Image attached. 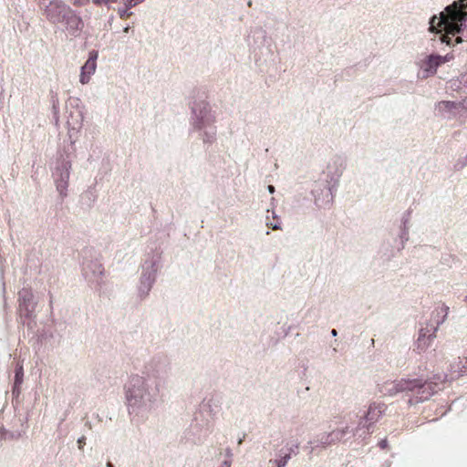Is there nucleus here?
<instances>
[{
	"label": "nucleus",
	"instance_id": "nucleus-1",
	"mask_svg": "<svg viewBox=\"0 0 467 467\" xmlns=\"http://www.w3.org/2000/svg\"><path fill=\"white\" fill-rule=\"evenodd\" d=\"M429 32L441 34V41L451 45L450 35L457 36L459 44L467 38V0H455L447 5L439 15H434L429 21Z\"/></svg>",
	"mask_w": 467,
	"mask_h": 467
},
{
	"label": "nucleus",
	"instance_id": "nucleus-2",
	"mask_svg": "<svg viewBox=\"0 0 467 467\" xmlns=\"http://www.w3.org/2000/svg\"><path fill=\"white\" fill-rule=\"evenodd\" d=\"M124 394L129 412L144 416L152 409L159 389L150 379L136 374L129 378Z\"/></svg>",
	"mask_w": 467,
	"mask_h": 467
},
{
	"label": "nucleus",
	"instance_id": "nucleus-3",
	"mask_svg": "<svg viewBox=\"0 0 467 467\" xmlns=\"http://www.w3.org/2000/svg\"><path fill=\"white\" fill-rule=\"evenodd\" d=\"M71 169L72 161L69 156L61 154L57 159L52 170V177L56 189L61 196L67 195Z\"/></svg>",
	"mask_w": 467,
	"mask_h": 467
},
{
	"label": "nucleus",
	"instance_id": "nucleus-4",
	"mask_svg": "<svg viewBox=\"0 0 467 467\" xmlns=\"http://www.w3.org/2000/svg\"><path fill=\"white\" fill-rule=\"evenodd\" d=\"M158 265L153 261H146L142 265V271L137 285V294L141 299L146 298L156 281Z\"/></svg>",
	"mask_w": 467,
	"mask_h": 467
},
{
	"label": "nucleus",
	"instance_id": "nucleus-5",
	"mask_svg": "<svg viewBox=\"0 0 467 467\" xmlns=\"http://www.w3.org/2000/svg\"><path fill=\"white\" fill-rule=\"evenodd\" d=\"M337 186L327 182L316 183L311 191V194L314 199V203L318 209L329 208L334 202V194Z\"/></svg>",
	"mask_w": 467,
	"mask_h": 467
},
{
	"label": "nucleus",
	"instance_id": "nucleus-6",
	"mask_svg": "<svg viewBox=\"0 0 467 467\" xmlns=\"http://www.w3.org/2000/svg\"><path fill=\"white\" fill-rule=\"evenodd\" d=\"M192 130L193 132L216 122V118L210 106L202 102L197 104L192 109Z\"/></svg>",
	"mask_w": 467,
	"mask_h": 467
},
{
	"label": "nucleus",
	"instance_id": "nucleus-7",
	"mask_svg": "<svg viewBox=\"0 0 467 467\" xmlns=\"http://www.w3.org/2000/svg\"><path fill=\"white\" fill-rule=\"evenodd\" d=\"M70 8L58 0H52L45 8V15L48 21L53 24H61L64 22Z\"/></svg>",
	"mask_w": 467,
	"mask_h": 467
},
{
	"label": "nucleus",
	"instance_id": "nucleus-8",
	"mask_svg": "<svg viewBox=\"0 0 467 467\" xmlns=\"http://www.w3.org/2000/svg\"><path fill=\"white\" fill-rule=\"evenodd\" d=\"M417 66L419 67L418 77L424 79L434 76L440 64L436 54H430L420 58Z\"/></svg>",
	"mask_w": 467,
	"mask_h": 467
},
{
	"label": "nucleus",
	"instance_id": "nucleus-9",
	"mask_svg": "<svg viewBox=\"0 0 467 467\" xmlns=\"http://www.w3.org/2000/svg\"><path fill=\"white\" fill-rule=\"evenodd\" d=\"M437 327L426 325L420 328L416 339V348L419 352H425L433 343L436 337Z\"/></svg>",
	"mask_w": 467,
	"mask_h": 467
},
{
	"label": "nucleus",
	"instance_id": "nucleus-10",
	"mask_svg": "<svg viewBox=\"0 0 467 467\" xmlns=\"http://www.w3.org/2000/svg\"><path fill=\"white\" fill-rule=\"evenodd\" d=\"M416 385L415 381H410V379L388 381L382 386L381 392L384 395L393 396L402 391H412Z\"/></svg>",
	"mask_w": 467,
	"mask_h": 467
},
{
	"label": "nucleus",
	"instance_id": "nucleus-11",
	"mask_svg": "<svg viewBox=\"0 0 467 467\" xmlns=\"http://www.w3.org/2000/svg\"><path fill=\"white\" fill-rule=\"evenodd\" d=\"M345 170L344 161L336 157L332 159L327 166V182H329L337 187L339 179L342 176Z\"/></svg>",
	"mask_w": 467,
	"mask_h": 467
},
{
	"label": "nucleus",
	"instance_id": "nucleus-12",
	"mask_svg": "<svg viewBox=\"0 0 467 467\" xmlns=\"http://www.w3.org/2000/svg\"><path fill=\"white\" fill-rule=\"evenodd\" d=\"M98 57L99 54L97 51L92 50L88 53V57L87 61L80 68L79 82L82 85H87L88 83H89L92 76L95 74L97 70Z\"/></svg>",
	"mask_w": 467,
	"mask_h": 467
},
{
	"label": "nucleus",
	"instance_id": "nucleus-13",
	"mask_svg": "<svg viewBox=\"0 0 467 467\" xmlns=\"http://www.w3.org/2000/svg\"><path fill=\"white\" fill-rule=\"evenodd\" d=\"M103 266L96 262L88 264L84 268V275L90 282L99 283L103 275Z\"/></svg>",
	"mask_w": 467,
	"mask_h": 467
},
{
	"label": "nucleus",
	"instance_id": "nucleus-14",
	"mask_svg": "<svg viewBox=\"0 0 467 467\" xmlns=\"http://www.w3.org/2000/svg\"><path fill=\"white\" fill-rule=\"evenodd\" d=\"M19 307L21 313L29 315L34 310L33 294L28 289H23L19 292Z\"/></svg>",
	"mask_w": 467,
	"mask_h": 467
},
{
	"label": "nucleus",
	"instance_id": "nucleus-15",
	"mask_svg": "<svg viewBox=\"0 0 467 467\" xmlns=\"http://www.w3.org/2000/svg\"><path fill=\"white\" fill-rule=\"evenodd\" d=\"M197 133L199 139L202 140L205 144H212L216 140L217 135V127L215 123H212L210 125H206L202 129L195 131Z\"/></svg>",
	"mask_w": 467,
	"mask_h": 467
},
{
	"label": "nucleus",
	"instance_id": "nucleus-16",
	"mask_svg": "<svg viewBox=\"0 0 467 467\" xmlns=\"http://www.w3.org/2000/svg\"><path fill=\"white\" fill-rule=\"evenodd\" d=\"M417 385L414 388L413 391L417 393V399L420 401L428 400L432 393L434 392L432 389V385L431 383H422L420 380L413 379Z\"/></svg>",
	"mask_w": 467,
	"mask_h": 467
},
{
	"label": "nucleus",
	"instance_id": "nucleus-17",
	"mask_svg": "<svg viewBox=\"0 0 467 467\" xmlns=\"http://www.w3.org/2000/svg\"><path fill=\"white\" fill-rule=\"evenodd\" d=\"M63 23L66 24L67 30L72 34L80 31L83 27V22L81 18L75 15L71 9L69 10V14L65 17Z\"/></svg>",
	"mask_w": 467,
	"mask_h": 467
},
{
	"label": "nucleus",
	"instance_id": "nucleus-18",
	"mask_svg": "<svg viewBox=\"0 0 467 467\" xmlns=\"http://www.w3.org/2000/svg\"><path fill=\"white\" fill-rule=\"evenodd\" d=\"M297 448V445L283 448L280 451L278 459H275L274 462L277 467H285L287 462L290 460L291 454L296 453Z\"/></svg>",
	"mask_w": 467,
	"mask_h": 467
},
{
	"label": "nucleus",
	"instance_id": "nucleus-19",
	"mask_svg": "<svg viewBox=\"0 0 467 467\" xmlns=\"http://www.w3.org/2000/svg\"><path fill=\"white\" fill-rule=\"evenodd\" d=\"M451 378L467 374V358H459L451 365Z\"/></svg>",
	"mask_w": 467,
	"mask_h": 467
},
{
	"label": "nucleus",
	"instance_id": "nucleus-20",
	"mask_svg": "<svg viewBox=\"0 0 467 467\" xmlns=\"http://www.w3.org/2000/svg\"><path fill=\"white\" fill-rule=\"evenodd\" d=\"M459 108L460 104L452 101H441L438 104V109L442 113H455Z\"/></svg>",
	"mask_w": 467,
	"mask_h": 467
},
{
	"label": "nucleus",
	"instance_id": "nucleus-21",
	"mask_svg": "<svg viewBox=\"0 0 467 467\" xmlns=\"http://www.w3.org/2000/svg\"><path fill=\"white\" fill-rule=\"evenodd\" d=\"M23 381V368L22 366H19L16 369V376H15V389L22 383Z\"/></svg>",
	"mask_w": 467,
	"mask_h": 467
},
{
	"label": "nucleus",
	"instance_id": "nucleus-22",
	"mask_svg": "<svg viewBox=\"0 0 467 467\" xmlns=\"http://www.w3.org/2000/svg\"><path fill=\"white\" fill-rule=\"evenodd\" d=\"M436 57L440 66L448 63L454 58V56L451 53L446 54L445 56L436 55Z\"/></svg>",
	"mask_w": 467,
	"mask_h": 467
},
{
	"label": "nucleus",
	"instance_id": "nucleus-23",
	"mask_svg": "<svg viewBox=\"0 0 467 467\" xmlns=\"http://www.w3.org/2000/svg\"><path fill=\"white\" fill-rule=\"evenodd\" d=\"M143 2H144V0H122L123 5L127 8H132V7L141 4Z\"/></svg>",
	"mask_w": 467,
	"mask_h": 467
},
{
	"label": "nucleus",
	"instance_id": "nucleus-24",
	"mask_svg": "<svg viewBox=\"0 0 467 467\" xmlns=\"http://www.w3.org/2000/svg\"><path fill=\"white\" fill-rule=\"evenodd\" d=\"M117 0H92L95 5H109L111 3H115Z\"/></svg>",
	"mask_w": 467,
	"mask_h": 467
},
{
	"label": "nucleus",
	"instance_id": "nucleus-25",
	"mask_svg": "<svg viewBox=\"0 0 467 467\" xmlns=\"http://www.w3.org/2000/svg\"><path fill=\"white\" fill-rule=\"evenodd\" d=\"M129 9H130V8H127L126 6H125V8H123V9H121V8H120V9L119 10V14L120 17H127V16H130L131 15V13H130V12L128 11Z\"/></svg>",
	"mask_w": 467,
	"mask_h": 467
},
{
	"label": "nucleus",
	"instance_id": "nucleus-26",
	"mask_svg": "<svg viewBox=\"0 0 467 467\" xmlns=\"http://www.w3.org/2000/svg\"><path fill=\"white\" fill-rule=\"evenodd\" d=\"M343 434H344V431H340V430L335 431L332 432V435L335 436L336 439H337V440L342 439Z\"/></svg>",
	"mask_w": 467,
	"mask_h": 467
},
{
	"label": "nucleus",
	"instance_id": "nucleus-27",
	"mask_svg": "<svg viewBox=\"0 0 467 467\" xmlns=\"http://www.w3.org/2000/svg\"><path fill=\"white\" fill-rule=\"evenodd\" d=\"M266 224L268 226H270L273 230H277V229L280 228V225H279L278 222H275V223H269V222H267Z\"/></svg>",
	"mask_w": 467,
	"mask_h": 467
},
{
	"label": "nucleus",
	"instance_id": "nucleus-28",
	"mask_svg": "<svg viewBox=\"0 0 467 467\" xmlns=\"http://www.w3.org/2000/svg\"><path fill=\"white\" fill-rule=\"evenodd\" d=\"M219 467H231V462L229 461H224Z\"/></svg>",
	"mask_w": 467,
	"mask_h": 467
},
{
	"label": "nucleus",
	"instance_id": "nucleus-29",
	"mask_svg": "<svg viewBox=\"0 0 467 467\" xmlns=\"http://www.w3.org/2000/svg\"><path fill=\"white\" fill-rule=\"evenodd\" d=\"M88 2V0H75V3L79 5H85Z\"/></svg>",
	"mask_w": 467,
	"mask_h": 467
},
{
	"label": "nucleus",
	"instance_id": "nucleus-30",
	"mask_svg": "<svg viewBox=\"0 0 467 467\" xmlns=\"http://www.w3.org/2000/svg\"><path fill=\"white\" fill-rule=\"evenodd\" d=\"M267 190L270 193L275 192V187L273 185H268Z\"/></svg>",
	"mask_w": 467,
	"mask_h": 467
},
{
	"label": "nucleus",
	"instance_id": "nucleus-31",
	"mask_svg": "<svg viewBox=\"0 0 467 467\" xmlns=\"http://www.w3.org/2000/svg\"><path fill=\"white\" fill-rule=\"evenodd\" d=\"M379 445H380V447H381V448H385V447H386V445H387V441H386L385 440H384V441H381L379 442Z\"/></svg>",
	"mask_w": 467,
	"mask_h": 467
},
{
	"label": "nucleus",
	"instance_id": "nucleus-32",
	"mask_svg": "<svg viewBox=\"0 0 467 467\" xmlns=\"http://www.w3.org/2000/svg\"><path fill=\"white\" fill-rule=\"evenodd\" d=\"M441 311H442V312H444V313H445V315H446V314H447V312H448V307H447V306H443V307L441 308Z\"/></svg>",
	"mask_w": 467,
	"mask_h": 467
},
{
	"label": "nucleus",
	"instance_id": "nucleus-33",
	"mask_svg": "<svg viewBox=\"0 0 467 467\" xmlns=\"http://www.w3.org/2000/svg\"><path fill=\"white\" fill-rule=\"evenodd\" d=\"M83 439H84V438H80V439H78V444H82V442H83ZM79 448H81V445H79Z\"/></svg>",
	"mask_w": 467,
	"mask_h": 467
},
{
	"label": "nucleus",
	"instance_id": "nucleus-34",
	"mask_svg": "<svg viewBox=\"0 0 467 467\" xmlns=\"http://www.w3.org/2000/svg\"><path fill=\"white\" fill-rule=\"evenodd\" d=\"M331 333H332V335H333V336H336V335H337V330H336V329H333V330L331 331Z\"/></svg>",
	"mask_w": 467,
	"mask_h": 467
},
{
	"label": "nucleus",
	"instance_id": "nucleus-35",
	"mask_svg": "<svg viewBox=\"0 0 467 467\" xmlns=\"http://www.w3.org/2000/svg\"><path fill=\"white\" fill-rule=\"evenodd\" d=\"M107 467H113V465L110 462H108Z\"/></svg>",
	"mask_w": 467,
	"mask_h": 467
},
{
	"label": "nucleus",
	"instance_id": "nucleus-36",
	"mask_svg": "<svg viewBox=\"0 0 467 467\" xmlns=\"http://www.w3.org/2000/svg\"><path fill=\"white\" fill-rule=\"evenodd\" d=\"M464 301H465V302H466V304H467V296H465V299H464Z\"/></svg>",
	"mask_w": 467,
	"mask_h": 467
}]
</instances>
